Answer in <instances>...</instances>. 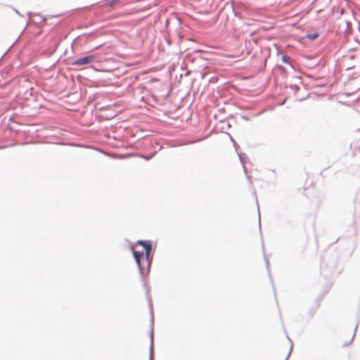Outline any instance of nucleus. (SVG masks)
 Masks as SVG:
<instances>
[{
	"instance_id": "nucleus-4",
	"label": "nucleus",
	"mask_w": 360,
	"mask_h": 360,
	"mask_svg": "<svg viewBox=\"0 0 360 360\" xmlns=\"http://www.w3.org/2000/svg\"><path fill=\"white\" fill-rule=\"evenodd\" d=\"M317 37H318V34H314L307 35V38L311 39V40H314Z\"/></svg>"
},
{
	"instance_id": "nucleus-1",
	"label": "nucleus",
	"mask_w": 360,
	"mask_h": 360,
	"mask_svg": "<svg viewBox=\"0 0 360 360\" xmlns=\"http://www.w3.org/2000/svg\"><path fill=\"white\" fill-rule=\"evenodd\" d=\"M134 257L141 272L149 269L151 263L152 245L150 241H138L132 248Z\"/></svg>"
},
{
	"instance_id": "nucleus-2",
	"label": "nucleus",
	"mask_w": 360,
	"mask_h": 360,
	"mask_svg": "<svg viewBox=\"0 0 360 360\" xmlns=\"http://www.w3.org/2000/svg\"><path fill=\"white\" fill-rule=\"evenodd\" d=\"M95 60H96L95 56H94V55L87 56H85V57H83V58H79V59L75 60L72 63V65H77V66L86 65V64H89V63L95 61Z\"/></svg>"
},
{
	"instance_id": "nucleus-3",
	"label": "nucleus",
	"mask_w": 360,
	"mask_h": 360,
	"mask_svg": "<svg viewBox=\"0 0 360 360\" xmlns=\"http://www.w3.org/2000/svg\"><path fill=\"white\" fill-rule=\"evenodd\" d=\"M282 61L285 63H289V60H290V57L287 56H283L282 58Z\"/></svg>"
}]
</instances>
